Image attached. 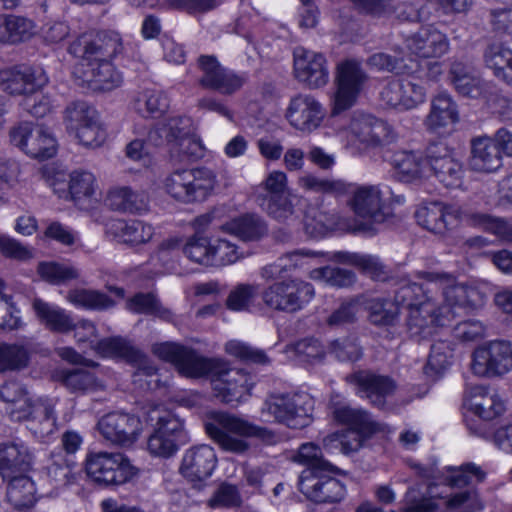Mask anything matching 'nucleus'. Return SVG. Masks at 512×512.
Returning <instances> with one entry per match:
<instances>
[{"label":"nucleus","mask_w":512,"mask_h":512,"mask_svg":"<svg viewBox=\"0 0 512 512\" xmlns=\"http://www.w3.org/2000/svg\"><path fill=\"white\" fill-rule=\"evenodd\" d=\"M152 352L160 359L170 362L187 377H212L213 390L225 403L238 402L249 393L250 377L240 369L229 368L221 359L202 357L186 346L165 342L152 346Z\"/></svg>","instance_id":"nucleus-1"},{"label":"nucleus","mask_w":512,"mask_h":512,"mask_svg":"<svg viewBox=\"0 0 512 512\" xmlns=\"http://www.w3.org/2000/svg\"><path fill=\"white\" fill-rule=\"evenodd\" d=\"M204 427L214 443L223 451L234 454L241 455L250 450V444L245 438L253 437L266 445L276 444L279 440L273 430L225 412L208 413Z\"/></svg>","instance_id":"nucleus-2"},{"label":"nucleus","mask_w":512,"mask_h":512,"mask_svg":"<svg viewBox=\"0 0 512 512\" xmlns=\"http://www.w3.org/2000/svg\"><path fill=\"white\" fill-rule=\"evenodd\" d=\"M313 410L314 399L308 393H270L259 413L263 422L301 429L311 423Z\"/></svg>","instance_id":"nucleus-3"},{"label":"nucleus","mask_w":512,"mask_h":512,"mask_svg":"<svg viewBox=\"0 0 512 512\" xmlns=\"http://www.w3.org/2000/svg\"><path fill=\"white\" fill-rule=\"evenodd\" d=\"M147 420L154 426L147 440V449L153 456L170 458L189 440L184 420L163 405H155L147 412Z\"/></svg>","instance_id":"nucleus-4"},{"label":"nucleus","mask_w":512,"mask_h":512,"mask_svg":"<svg viewBox=\"0 0 512 512\" xmlns=\"http://www.w3.org/2000/svg\"><path fill=\"white\" fill-rule=\"evenodd\" d=\"M216 184L215 173L206 167L176 169L165 178L164 189L174 200L190 204L206 200Z\"/></svg>","instance_id":"nucleus-5"},{"label":"nucleus","mask_w":512,"mask_h":512,"mask_svg":"<svg viewBox=\"0 0 512 512\" xmlns=\"http://www.w3.org/2000/svg\"><path fill=\"white\" fill-rule=\"evenodd\" d=\"M419 279L434 283V290H441L444 304L454 313V307L478 309L486 302V295L477 287L457 283L453 274L443 271H419Z\"/></svg>","instance_id":"nucleus-6"},{"label":"nucleus","mask_w":512,"mask_h":512,"mask_svg":"<svg viewBox=\"0 0 512 512\" xmlns=\"http://www.w3.org/2000/svg\"><path fill=\"white\" fill-rule=\"evenodd\" d=\"M312 284L300 279L275 282L266 287L261 298L264 305L273 311L295 313L304 308L314 297Z\"/></svg>","instance_id":"nucleus-7"},{"label":"nucleus","mask_w":512,"mask_h":512,"mask_svg":"<svg viewBox=\"0 0 512 512\" xmlns=\"http://www.w3.org/2000/svg\"><path fill=\"white\" fill-rule=\"evenodd\" d=\"M85 468L89 478L102 486L124 484L136 474L129 459L119 452L92 453L86 458Z\"/></svg>","instance_id":"nucleus-8"},{"label":"nucleus","mask_w":512,"mask_h":512,"mask_svg":"<svg viewBox=\"0 0 512 512\" xmlns=\"http://www.w3.org/2000/svg\"><path fill=\"white\" fill-rule=\"evenodd\" d=\"M454 316L450 308L441 306L433 296L408 309L406 329L410 337L425 339L433 335L438 327L448 325Z\"/></svg>","instance_id":"nucleus-9"},{"label":"nucleus","mask_w":512,"mask_h":512,"mask_svg":"<svg viewBox=\"0 0 512 512\" xmlns=\"http://www.w3.org/2000/svg\"><path fill=\"white\" fill-rule=\"evenodd\" d=\"M471 370L479 377H503L512 370V343L493 340L477 347L472 354Z\"/></svg>","instance_id":"nucleus-10"},{"label":"nucleus","mask_w":512,"mask_h":512,"mask_svg":"<svg viewBox=\"0 0 512 512\" xmlns=\"http://www.w3.org/2000/svg\"><path fill=\"white\" fill-rule=\"evenodd\" d=\"M346 206L353 214L369 223H383L388 207L383 191L378 185H357L348 183Z\"/></svg>","instance_id":"nucleus-11"},{"label":"nucleus","mask_w":512,"mask_h":512,"mask_svg":"<svg viewBox=\"0 0 512 512\" xmlns=\"http://www.w3.org/2000/svg\"><path fill=\"white\" fill-rule=\"evenodd\" d=\"M304 226L307 234L322 237L329 231L370 232L372 226L367 222H357L343 217L335 209L326 206L323 201L317 206H310L305 211Z\"/></svg>","instance_id":"nucleus-12"},{"label":"nucleus","mask_w":512,"mask_h":512,"mask_svg":"<svg viewBox=\"0 0 512 512\" xmlns=\"http://www.w3.org/2000/svg\"><path fill=\"white\" fill-rule=\"evenodd\" d=\"M10 143L31 158L46 160L57 151L54 136L42 126L20 122L9 130Z\"/></svg>","instance_id":"nucleus-13"},{"label":"nucleus","mask_w":512,"mask_h":512,"mask_svg":"<svg viewBox=\"0 0 512 512\" xmlns=\"http://www.w3.org/2000/svg\"><path fill=\"white\" fill-rule=\"evenodd\" d=\"M124 50L122 37L115 31L83 34L69 46V52L88 62L111 61Z\"/></svg>","instance_id":"nucleus-14"},{"label":"nucleus","mask_w":512,"mask_h":512,"mask_svg":"<svg viewBox=\"0 0 512 512\" xmlns=\"http://www.w3.org/2000/svg\"><path fill=\"white\" fill-rule=\"evenodd\" d=\"M68 128L75 131L79 142L84 146L98 147L105 138L97 111L86 102H74L65 111Z\"/></svg>","instance_id":"nucleus-15"},{"label":"nucleus","mask_w":512,"mask_h":512,"mask_svg":"<svg viewBox=\"0 0 512 512\" xmlns=\"http://www.w3.org/2000/svg\"><path fill=\"white\" fill-rule=\"evenodd\" d=\"M47 83L48 77L41 67L18 65L0 70V88L10 95L27 98Z\"/></svg>","instance_id":"nucleus-16"},{"label":"nucleus","mask_w":512,"mask_h":512,"mask_svg":"<svg viewBox=\"0 0 512 512\" xmlns=\"http://www.w3.org/2000/svg\"><path fill=\"white\" fill-rule=\"evenodd\" d=\"M97 426L106 441L121 447L136 443L143 430L140 418L126 412H110L98 421Z\"/></svg>","instance_id":"nucleus-17"},{"label":"nucleus","mask_w":512,"mask_h":512,"mask_svg":"<svg viewBox=\"0 0 512 512\" xmlns=\"http://www.w3.org/2000/svg\"><path fill=\"white\" fill-rule=\"evenodd\" d=\"M202 72L199 84L206 89L214 90L222 95H232L246 83L245 74L236 72L222 66L215 56L202 55L198 59Z\"/></svg>","instance_id":"nucleus-18"},{"label":"nucleus","mask_w":512,"mask_h":512,"mask_svg":"<svg viewBox=\"0 0 512 512\" xmlns=\"http://www.w3.org/2000/svg\"><path fill=\"white\" fill-rule=\"evenodd\" d=\"M366 80L367 75L358 62L348 60L338 66L332 115H338L353 106Z\"/></svg>","instance_id":"nucleus-19"},{"label":"nucleus","mask_w":512,"mask_h":512,"mask_svg":"<svg viewBox=\"0 0 512 512\" xmlns=\"http://www.w3.org/2000/svg\"><path fill=\"white\" fill-rule=\"evenodd\" d=\"M426 163L433 175L445 187L456 188L462 183L463 166L444 143H431L426 149Z\"/></svg>","instance_id":"nucleus-20"},{"label":"nucleus","mask_w":512,"mask_h":512,"mask_svg":"<svg viewBox=\"0 0 512 512\" xmlns=\"http://www.w3.org/2000/svg\"><path fill=\"white\" fill-rule=\"evenodd\" d=\"M55 404L51 399L40 398L29 406L7 411L14 421H27L28 429L38 438L52 434L56 428Z\"/></svg>","instance_id":"nucleus-21"},{"label":"nucleus","mask_w":512,"mask_h":512,"mask_svg":"<svg viewBox=\"0 0 512 512\" xmlns=\"http://www.w3.org/2000/svg\"><path fill=\"white\" fill-rule=\"evenodd\" d=\"M293 56L294 72L298 81L312 89L323 87L328 83L329 70L323 54L297 47Z\"/></svg>","instance_id":"nucleus-22"},{"label":"nucleus","mask_w":512,"mask_h":512,"mask_svg":"<svg viewBox=\"0 0 512 512\" xmlns=\"http://www.w3.org/2000/svg\"><path fill=\"white\" fill-rule=\"evenodd\" d=\"M299 490L311 501L333 504L345 496L344 485L336 478L311 471H303L299 477Z\"/></svg>","instance_id":"nucleus-23"},{"label":"nucleus","mask_w":512,"mask_h":512,"mask_svg":"<svg viewBox=\"0 0 512 512\" xmlns=\"http://www.w3.org/2000/svg\"><path fill=\"white\" fill-rule=\"evenodd\" d=\"M460 206L432 202L421 206L415 212L417 223L436 235H445L447 231L459 225Z\"/></svg>","instance_id":"nucleus-24"},{"label":"nucleus","mask_w":512,"mask_h":512,"mask_svg":"<svg viewBox=\"0 0 512 512\" xmlns=\"http://www.w3.org/2000/svg\"><path fill=\"white\" fill-rule=\"evenodd\" d=\"M325 117L323 106L312 96L299 94L291 99L286 118L295 129L310 133L320 127Z\"/></svg>","instance_id":"nucleus-25"},{"label":"nucleus","mask_w":512,"mask_h":512,"mask_svg":"<svg viewBox=\"0 0 512 512\" xmlns=\"http://www.w3.org/2000/svg\"><path fill=\"white\" fill-rule=\"evenodd\" d=\"M346 381L357 388V394L367 398L372 405L383 408L386 398L395 390L394 381L388 376L370 371H357L346 376Z\"/></svg>","instance_id":"nucleus-26"},{"label":"nucleus","mask_w":512,"mask_h":512,"mask_svg":"<svg viewBox=\"0 0 512 512\" xmlns=\"http://www.w3.org/2000/svg\"><path fill=\"white\" fill-rule=\"evenodd\" d=\"M406 49L421 58H439L449 50L447 36L433 26H423L404 37Z\"/></svg>","instance_id":"nucleus-27"},{"label":"nucleus","mask_w":512,"mask_h":512,"mask_svg":"<svg viewBox=\"0 0 512 512\" xmlns=\"http://www.w3.org/2000/svg\"><path fill=\"white\" fill-rule=\"evenodd\" d=\"M216 465L214 449L209 445H198L185 452L180 471L189 481L202 482L211 476Z\"/></svg>","instance_id":"nucleus-28"},{"label":"nucleus","mask_w":512,"mask_h":512,"mask_svg":"<svg viewBox=\"0 0 512 512\" xmlns=\"http://www.w3.org/2000/svg\"><path fill=\"white\" fill-rule=\"evenodd\" d=\"M464 407L486 421L495 419L505 410L504 403L498 395L481 385L472 386L467 390Z\"/></svg>","instance_id":"nucleus-29"},{"label":"nucleus","mask_w":512,"mask_h":512,"mask_svg":"<svg viewBox=\"0 0 512 512\" xmlns=\"http://www.w3.org/2000/svg\"><path fill=\"white\" fill-rule=\"evenodd\" d=\"M80 77L92 90L103 92L119 87L123 80L111 61L88 62Z\"/></svg>","instance_id":"nucleus-30"},{"label":"nucleus","mask_w":512,"mask_h":512,"mask_svg":"<svg viewBox=\"0 0 512 512\" xmlns=\"http://www.w3.org/2000/svg\"><path fill=\"white\" fill-rule=\"evenodd\" d=\"M502 154L494 140L488 136H478L471 140L469 165L477 172H493L501 166Z\"/></svg>","instance_id":"nucleus-31"},{"label":"nucleus","mask_w":512,"mask_h":512,"mask_svg":"<svg viewBox=\"0 0 512 512\" xmlns=\"http://www.w3.org/2000/svg\"><path fill=\"white\" fill-rule=\"evenodd\" d=\"M422 283H416L406 276H391V284L396 287L394 291V303L407 305L408 309L417 302H424L433 297L434 283H429L427 279H422Z\"/></svg>","instance_id":"nucleus-32"},{"label":"nucleus","mask_w":512,"mask_h":512,"mask_svg":"<svg viewBox=\"0 0 512 512\" xmlns=\"http://www.w3.org/2000/svg\"><path fill=\"white\" fill-rule=\"evenodd\" d=\"M32 308L38 321L51 332L67 334L75 328L74 319L59 306L35 298Z\"/></svg>","instance_id":"nucleus-33"},{"label":"nucleus","mask_w":512,"mask_h":512,"mask_svg":"<svg viewBox=\"0 0 512 512\" xmlns=\"http://www.w3.org/2000/svg\"><path fill=\"white\" fill-rule=\"evenodd\" d=\"M352 134L367 145H380L390 140L391 129L384 121L370 115L354 118L350 124Z\"/></svg>","instance_id":"nucleus-34"},{"label":"nucleus","mask_w":512,"mask_h":512,"mask_svg":"<svg viewBox=\"0 0 512 512\" xmlns=\"http://www.w3.org/2000/svg\"><path fill=\"white\" fill-rule=\"evenodd\" d=\"M31 461L32 456L24 444L15 442L0 444V474L3 478L28 471Z\"/></svg>","instance_id":"nucleus-35"},{"label":"nucleus","mask_w":512,"mask_h":512,"mask_svg":"<svg viewBox=\"0 0 512 512\" xmlns=\"http://www.w3.org/2000/svg\"><path fill=\"white\" fill-rule=\"evenodd\" d=\"M35 34V23L24 16L0 14V43L18 44Z\"/></svg>","instance_id":"nucleus-36"},{"label":"nucleus","mask_w":512,"mask_h":512,"mask_svg":"<svg viewBox=\"0 0 512 512\" xmlns=\"http://www.w3.org/2000/svg\"><path fill=\"white\" fill-rule=\"evenodd\" d=\"M107 205L119 212L142 213L148 209V197L144 192L134 191L128 186L115 187L108 192Z\"/></svg>","instance_id":"nucleus-37"},{"label":"nucleus","mask_w":512,"mask_h":512,"mask_svg":"<svg viewBox=\"0 0 512 512\" xmlns=\"http://www.w3.org/2000/svg\"><path fill=\"white\" fill-rule=\"evenodd\" d=\"M457 105L451 96L441 92L431 100V109L425 119V125L430 130L446 127L458 121Z\"/></svg>","instance_id":"nucleus-38"},{"label":"nucleus","mask_w":512,"mask_h":512,"mask_svg":"<svg viewBox=\"0 0 512 512\" xmlns=\"http://www.w3.org/2000/svg\"><path fill=\"white\" fill-rule=\"evenodd\" d=\"M450 76L456 90L463 96L478 98L485 90V82L474 73L473 68L460 61L451 64Z\"/></svg>","instance_id":"nucleus-39"},{"label":"nucleus","mask_w":512,"mask_h":512,"mask_svg":"<svg viewBox=\"0 0 512 512\" xmlns=\"http://www.w3.org/2000/svg\"><path fill=\"white\" fill-rule=\"evenodd\" d=\"M333 415L338 422L348 425L349 430H356L364 435H372L382 430L381 424L374 421L366 411L348 405L335 408Z\"/></svg>","instance_id":"nucleus-40"},{"label":"nucleus","mask_w":512,"mask_h":512,"mask_svg":"<svg viewBox=\"0 0 512 512\" xmlns=\"http://www.w3.org/2000/svg\"><path fill=\"white\" fill-rule=\"evenodd\" d=\"M134 110L143 117L159 118L169 108L167 95L155 89L139 91L133 99Z\"/></svg>","instance_id":"nucleus-41"},{"label":"nucleus","mask_w":512,"mask_h":512,"mask_svg":"<svg viewBox=\"0 0 512 512\" xmlns=\"http://www.w3.org/2000/svg\"><path fill=\"white\" fill-rule=\"evenodd\" d=\"M486 66L494 75L512 86V50L501 43L490 44L484 52Z\"/></svg>","instance_id":"nucleus-42"},{"label":"nucleus","mask_w":512,"mask_h":512,"mask_svg":"<svg viewBox=\"0 0 512 512\" xmlns=\"http://www.w3.org/2000/svg\"><path fill=\"white\" fill-rule=\"evenodd\" d=\"M293 459L295 462L307 466L308 469L305 471H311L313 475L319 473L339 474L341 472L338 467L325 460L320 447L311 442L302 444Z\"/></svg>","instance_id":"nucleus-43"},{"label":"nucleus","mask_w":512,"mask_h":512,"mask_svg":"<svg viewBox=\"0 0 512 512\" xmlns=\"http://www.w3.org/2000/svg\"><path fill=\"white\" fill-rule=\"evenodd\" d=\"M31 351L26 344L0 343V373L20 371L28 367Z\"/></svg>","instance_id":"nucleus-44"},{"label":"nucleus","mask_w":512,"mask_h":512,"mask_svg":"<svg viewBox=\"0 0 512 512\" xmlns=\"http://www.w3.org/2000/svg\"><path fill=\"white\" fill-rule=\"evenodd\" d=\"M453 348L450 342L438 340L431 345L424 373L432 380L440 378L451 364Z\"/></svg>","instance_id":"nucleus-45"},{"label":"nucleus","mask_w":512,"mask_h":512,"mask_svg":"<svg viewBox=\"0 0 512 512\" xmlns=\"http://www.w3.org/2000/svg\"><path fill=\"white\" fill-rule=\"evenodd\" d=\"M368 320L378 327L394 326L399 321V307L391 300L385 298L371 299L366 303Z\"/></svg>","instance_id":"nucleus-46"},{"label":"nucleus","mask_w":512,"mask_h":512,"mask_svg":"<svg viewBox=\"0 0 512 512\" xmlns=\"http://www.w3.org/2000/svg\"><path fill=\"white\" fill-rule=\"evenodd\" d=\"M35 485L26 475L13 476L7 487V499L16 509L32 507L35 503Z\"/></svg>","instance_id":"nucleus-47"},{"label":"nucleus","mask_w":512,"mask_h":512,"mask_svg":"<svg viewBox=\"0 0 512 512\" xmlns=\"http://www.w3.org/2000/svg\"><path fill=\"white\" fill-rule=\"evenodd\" d=\"M461 215L459 224L465 222L467 225L483 229L484 231L493 233L497 236H505L508 231L507 223L498 217L487 213L473 211L460 206Z\"/></svg>","instance_id":"nucleus-48"},{"label":"nucleus","mask_w":512,"mask_h":512,"mask_svg":"<svg viewBox=\"0 0 512 512\" xmlns=\"http://www.w3.org/2000/svg\"><path fill=\"white\" fill-rule=\"evenodd\" d=\"M111 228L121 241L132 245L144 244L153 236V227L138 220L130 222L117 220L112 223Z\"/></svg>","instance_id":"nucleus-49"},{"label":"nucleus","mask_w":512,"mask_h":512,"mask_svg":"<svg viewBox=\"0 0 512 512\" xmlns=\"http://www.w3.org/2000/svg\"><path fill=\"white\" fill-rule=\"evenodd\" d=\"M298 186L307 192L344 195L348 190V183L343 180L321 178L314 174L307 173L297 180Z\"/></svg>","instance_id":"nucleus-50"},{"label":"nucleus","mask_w":512,"mask_h":512,"mask_svg":"<svg viewBox=\"0 0 512 512\" xmlns=\"http://www.w3.org/2000/svg\"><path fill=\"white\" fill-rule=\"evenodd\" d=\"M37 273L42 280L52 285H61L79 277V271L73 265L54 261L39 262Z\"/></svg>","instance_id":"nucleus-51"},{"label":"nucleus","mask_w":512,"mask_h":512,"mask_svg":"<svg viewBox=\"0 0 512 512\" xmlns=\"http://www.w3.org/2000/svg\"><path fill=\"white\" fill-rule=\"evenodd\" d=\"M394 177L402 182H412L422 177L420 159L412 152H397L393 155Z\"/></svg>","instance_id":"nucleus-52"},{"label":"nucleus","mask_w":512,"mask_h":512,"mask_svg":"<svg viewBox=\"0 0 512 512\" xmlns=\"http://www.w3.org/2000/svg\"><path fill=\"white\" fill-rule=\"evenodd\" d=\"M97 184L94 175L88 171H74L70 175L69 192L72 200L80 204L92 200L96 194Z\"/></svg>","instance_id":"nucleus-53"},{"label":"nucleus","mask_w":512,"mask_h":512,"mask_svg":"<svg viewBox=\"0 0 512 512\" xmlns=\"http://www.w3.org/2000/svg\"><path fill=\"white\" fill-rule=\"evenodd\" d=\"M231 230L243 240H259L267 233V225L260 216L246 214L232 222Z\"/></svg>","instance_id":"nucleus-54"},{"label":"nucleus","mask_w":512,"mask_h":512,"mask_svg":"<svg viewBox=\"0 0 512 512\" xmlns=\"http://www.w3.org/2000/svg\"><path fill=\"white\" fill-rule=\"evenodd\" d=\"M74 463L61 453L51 455L46 467L48 478L58 487L66 486L75 480Z\"/></svg>","instance_id":"nucleus-55"},{"label":"nucleus","mask_w":512,"mask_h":512,"mask_svg":"<svg viewBox=\"0 0 512 512\" xmlns=\"http://www.w3.org/2000/svg\"><path fill=\"white\" fill-rule=\"evenodd\" d=\"M67 299L72 304L86 309L103 310L114 305V301L110 297L94 290H72L68 293Z\"/></svg>","instance_id":"nucleus-56"},{"label":"nucleus","mask_w":512,"mask_h":512,"mask_svg":"<svg viewBox=\"0 0 512 512\" xmlns=\"http://www.w3.org/2000/svg\"><path fill=\"white\" fill-rule=\"evenodd\" d=\"M447 473L445 483L450 487L459 488L468 485L472 478H475L477 482H482L486 477V473L481 467L473 463H466L459 467H448Z\"/></svg>","instance_id":"nucleus-57"},{"label":"nucleus","mask_w":512,"mask_h":512,"mask_svg":"<svg viewBox=\"0 0 512 512\" xmlns=\"http://www.w3.org/2000/svg\"><path fill=\"white\" fill-rule=\"evenodd\" d=\"M137 347L122 337H109L97 342L96 350L103 356L120 357L128 363L136 355Z\"/></svg>","instance_id":"nucleus-58"},{"label":"nucleus","mask_w":512,"mask_h":512,"mask_svg":"<svg viewBox=\"0 0 512 512\" xmlns=\"http://www.w3.org/2000/svg\"><path fill=\"white\" fill-rule=\"evenodd\" d=\"M297 197L286 193L283 195L268 196L266 199L265 210L269 216L277 221H285L295 213L294 201Z\"/></svg>","instance_id":"nucleus-59"},{"label":"nucleus","mask_w":512,"mask_h":512,"mask_svg":"<svg viewBox=\"0 0 512 512\" xmlns=\"http://www.w3.org/2000/svg\"><path fill=\"white\" fill-rule=\"evenodd\" d=\"M212 243L198 233L188 239L183 246V253L191 260L203 265H211Z\"/></svg>","instance_id":"nucleus-60"},{"label":"nucleus","mask_w":512,"mask_h":512,"mask_svg":"<svg viewBox=\"0 0 512 512\" xmlns=\"http://www.w3.org/2000/svg\"><path fill=\"white\" fill-rule=\"evenodd\" d=\"M312 277L339 288L350 287L356 281V275L352 271L331 266L313 270Z\"/></svg>","instance_id":"nucleus-61"},{"label":"nucleus","mask_w":512,"mask_h":512,"mask_svg":"<svg viewBox=\"0 0 512 512\" xmlns=\"http://www.w3.org/2000/svg\"><path fill=\"white\" fill-rule=\"evenodd\" d=\"M362 296L353 297L343 301L327 318L326 323L330 327H339L353 323L356 320L358 306Z\"/></svg>","instance_id":"nucleus-62"},{"label":"nucleus","mask_w":512,"mask_h":512,"mask_svg":"<svg viewBox=\"0 0 512 512\" xmlns=\"http://www.w3.org/2000/svg\"><path fill=\"white\" fill-rule=\"evenodd\" d=\"M404 111L414 109L426 100V88L420 80L400 79Z\"/></svg>","instance_id":"nucleus-63"},{"label":"nucleus","mask_w":512,"mask_h":512,"mask_svg":"<svg viewBox=\"0 0 512 512\" xmlns=\"http://www.w3.org/2000/svg\"><path fill=\"white\" fill-rule=\"evenodd\" d=\"M62 382L72 392H86L97 387L95 376L83 369H74L63 373Z\"/></svg>","instance_id":"nucleus-64"}]
</instances>
